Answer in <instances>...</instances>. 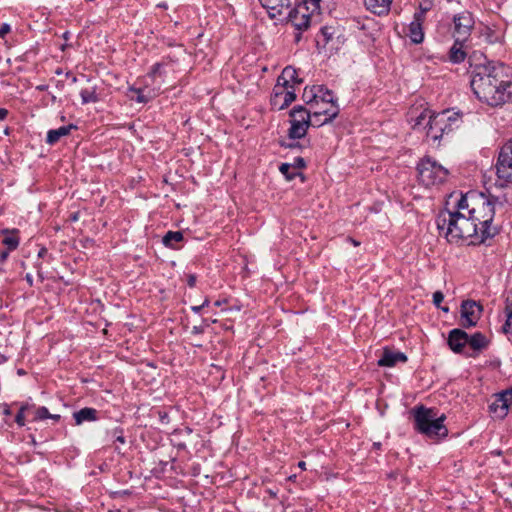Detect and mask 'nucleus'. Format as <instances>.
I'll list each match as a JSON object with an SVG mask.
<instances>
[{
	"mask_svg": "<svg viewBox=\"0 0 512 512\" xmlns=\"http://www.w3.org/2000/svg\"><path fill=\"white\" fill-rule=\"evenodd\" d=\"M470 86L476 97L490 106H499L512 97V70L503 63L488 61L483 54L469 57Z\"/></svg>",
	"mask_w": 512,
	"mask_h": 512,
	"instance_id": "1",
	"label": "nucleus"
},
{
	"mask_svg": "<svg viewBox=\"0 0 512 512\" xmlns=\"http://www.w3.org/2000/svg\"><path fill=\"white\" fill-rule=\"evenodd\" d=\"M502 204L498 197L471 190L461 195L457 201L456 209H466L468 215L471 216L475 223L479 224L481 231L480 240H487L497 234V228L491 224L495 216L496 205Z\"/></svg>",
	"mask_w": 512,
	"mask_h": 512,
	"instance_id": "2",
	"label": "nucleus"
},
{
	"mask_svg": "<svg viewBox=\"0 0 512 512\" xmlns=\"http://www.w3.org/2000/svg\"><path fill=\"white\" fill-rule=\"evenodd\" d=\"M436 225L440 233H444L446 239L450 243H458L460 240L471 238V243H483L480 240L479 224L465 215L461 210L451 211L448 209L439 212L436 218Z\"/></svg>",
	"mask_w": 512,
	"mask_h": 512,
	"instance_id": "3",
	"label": "nucleus"
},
{
	"mask_svg": "<svg viewBox=\"0 0 512 512\" xmlns=\"http://www.w3.org/2000/svg\"><path fill=\"white\" fill-rule=\"evenodd\" d=\"M414 430L428 439L439 441L448 436V429L444 424L445 414H439L437 408H428L418 405L411 409Z\"/></svg>",
	"mask_w": 512,
	"mask_h": 512,
	"instance_id": "4",
	"label": "nucleus"
},
{
	"mask_svg": "<svg viewBox=\"0 0 512 512\" xmlns=\"http://www.w3.org/2000/svg\"><path fill=\"white\" fill-rule=\"evenodd\" d=\"M320 0H304L293 9L286 13L283 20H287L292 24L297 33L295 34V43H299L302 38V32L306 31L311 24V13L319 9Z\"/></svg>",
	"mask_w": 512,
	"mask_h": 512,
	"instance_id": "5",
	"label": "nucleus"
},
{
	"mask_svg": "<svg viewBox=\"0 0 512 512\" xmlns=\"http://www.w3.org/2000/svg\"><path fill=\"white\" fill-rule=\"evenodd\" d=\"M460 125V116L456 112L450 110H443L439 113H434L433 117L428 120L425 127L427 137L433 141L440 140L445 134L448 135L455 128Z\"/></svg>",
	"mask_w": 512,
	"mask_h": 512,
	"instance_id": "6",
	"label": "nucleus"
},
{
	"mask_svg": "<svg viewBox=\"0 0 512 512\" xmlns=\"http://www.w3.org/2000/svg\"><path fill=\"white\" fill-rule=\"evenodd\" d=\"M417 172L419 181L426 187L442 184L449 174L448 169L429 156L419 161Z\"/></svg>",
	"mask_w": 512,
	"mask_h": 512,
	"instance_id": "7",
	"label": "nucleus"
},
{
	"mask_svg": "<svg viewBox=\"0 0 512 512\" xmlns=\"http://www.w3.org/2000/svg\"><path fill=\"white\" fill-rule=\"evenodd\" d=\"M495 167L498 178L512 182V138L501 147Z\"/></svg>",
	"mask_w": 512,
	"mask_h": 512,
	"instance_id": "8",
	"label": "nucleus"
},
{
	"mask_svg": "<svg viewBox=\"0 0 512 512\" xmlns=\"http://www.w3.org/2000/svg\"><path fill=\"white\" fill-rule=\"evenodd\" d=\"M495 167L498 178L512 182V138L501 147Z\"/></svg>",
	"mask_w": 512,
	"mask_h": 512,
	"instance_id": "9",
	"label": "nucleus"
},
{
	"mask_svg": "<svg viewBox=\"0 0 512 512\" xmlns=\"http://www.w3.org/2000/svg\"><path fill=\"white\" fill-rule=\"evenodd\" d=\"M453 36L457 41H466L474 27L475 21L469 11H462L453 17Z\"/></svg>",
	"mask_w": 512,
	"mask_h": 512,
	"instance_id": "10",
	"label": "nucleus"
},
{
	"mask_svg": "<svg viewBox=\"0 0 512 512\" xmlns=\"http://www.w3.org/2000/svg\"><path fill=\"white\" fill-rule=\"evenodd\" d=\"M482 311V305L476 301L464 300L461 304V326L467 329L476 326Z\"/></svg>",
	"mask_w": 512,
	"mask_h": 512,
	"instance_id": "11",
	"label": "nucleus"
},
{
	"mask_svg": "<svg viewBox=\"0 0 512 512\" xmlns=\"http://www.w3.org/2000/svg\"><path fill=\"white\" fill-rule=\"evenodd\" d=\"M512 405V388L495 395L494 401L489 405V411L495 417L503 419Z\"/></svg>",
	"mask_w": 512,
	"mask_h": 512,
	"instance_id": "12",
	"label": "nucleus"
},
{
	"mask_svg": "<svg viewBox=\"0 0 512 512\" xmlns=\"http://www.w3.org/2000/svg\"><path fill=\"white\" fill-rule=\"evenodd\" d=\"M271 19L283 21V17L291 8L290 0H259Z\"/></svg>",
	"mask_w": 512,
	"mask_h": 512,
	"instance_id": "13",
	"label": "nucleus"
},
{
	"mask_svg": "<svg viewBox=\"0 0 512 512\" xmlns=\"http://www.w3.org/2000/svg\"><path fill=\"white\" fill-rule=\"evenodd\" d=\"M339 112L340 109L338 105H331V107H328L325 110H313L309 120L311 121L310 126L321 127L330 123L338 116Z\"/></svg>",
	"mask_w": 512,
	"mask_h": 512,
	"instance_id": "14",
	"label": "nucleus"
},
{
	"mask_svg": "<svg viewBox=\"0 0 512 512\" xmlns=\"http://www.w3.org/2000/svg\"><path fill=\"white\" fill-rule=\"evenodd\" d=\"M407 360L408 358L405 353L385 347L377 364L380 367H394L399 362L406 363Z\"/></svg>",
	"mask_w": 512,
	"mask_h": 512,
	"instance_id": "15",
	"label": "nucleus"
},
{
	"mask_svg": "<svg viewBox=\"0 0 512 512\" xmlns=\"http://www.w3.org/2000/svg\"><path fill=\"white\" fill-rule=\"evenodd\" d=\"M447 343L454 353H462L468 344V334L460 328L452 329L449 332Z\"/></svg>",
	"mask_w": 512,
	"mask_h": 512,
	"instance_id": "16",
	"label": "nucleus"
},
{
	"mask_svg": "<svg viewBox=\"0 0 512 512\" xmlns=\"http://www.w3.org/2000/svg\"><path fill=\"white\" fill-rule=\"evenodd\" d=\"M480 33L487 43H500L504 39L505 27L497 24L484 25Z\"/></svg>",
	"mask_w": 512,
	"mask_h": 512,
	"instance_id": "17",
	"label": "nucleus"
},
{
	"mask_svg": "<svg viewBox=\"0 0 512 512\" xmlns=\"http://www.w3.org/2000/svg\"><path fill=\"white\" fill-rule=\"evenodd\" d=\"M415 112L416 111H411L409 113V123L411 124L412 129H423L427 131L428 127H425V124L433 117L434 113L429 109L422 110L418 115H415Z\"/></svg>",
	"mask_w": 512,
	"mask_h": 512,
	"instance_id": "18",
	"label": "nucleus"
},
{
	"mask_svg": "<svg viewBox=\"0 0 512 512\" xmlns=\"http://www.w3.org/2000/svg\"><path fill=\"white\" fill-rule=\"evenodd\" d=\"M393 0H365V6L368 10L379 16L386 15L390 11Z\"/></svg>",
	"mask_w": 512,
	"mask_h": 512,
	"instance_id": "19",
	"label": "nucleus"
},
{
	"mask_svg": "<svg viewBox=\"0 0 512 512\" xmlns=\"http://www.w3.org/2000/svg\"><path fill=\"white\" fill-rule=\"evenodd\" d=\"M73 418L77 425L83 422H93L98 420V411L95 408L84 407L73 413Z\"/></svg>",
	"mask_w": 512,
	"mask_h": 512,
	"instance_id": "20",
	"label": "nucleus"
},
{
	"mask_svg": "<svg viewBox=\"0 0 512 512\" xmlns=\"http://www.w3.org/2000/svg\"><path fill=\"white\" fill-rule=\"evenodd\" d=\"M75 128H76L75 125L69 124L67 126H61L57 129L49 130L47 132L46 143L49 145L56 144L60 140L61 137L69 135L71 130L75 129Z\"/></svg>",
	"mask_w": 512,
	"mask_h": 512,
	"instance_id": "21",
	"label": "nucleus"
},
{
	"mask_svg": "<svg viewBox=\"0 0 512 512\" xmlns=\"http://www.w3.org/2000/svg\"><path fill=\"white\" fill-rule=\"evenodd\" d=\"M1 234L4 235V238L2 239V244L6 246V249H8V251L16 250L20 243V238L18 235L19 231L17 229H3L1 231Z\"/></svg>",
	"mask_w": 512,
	"mask_h": 512,
	"instance_id": "22",
	"label": "nucleus"
},
{
	"mask_svg": "<svg viewBox=\"0 0 512 512\" xmlns=\"http://www.w3.org/2000/svg\"><path fill=\"white\" fill-rule=\"evenodd\" d=\"M280 80L284 82L291 90L294 89L293 84H301L303 80L298 77L297 70L291 66H287L283 69Z\"/></svg>",
	"mask_w": 512,
	"mask_h": 512,
	"instance_id": "23",
	"label": "nucleus"
},
{
	"mask_svg": "<svg viewBox=\"0 0 512 512\" xmlns=\"http://www.w3.org/2000/svg\"><path fill=\"white\" fill-rule=\"evenodd\" d=\"M311 112L312 111L310 109H307L305 106L297 105L290 110L289 116L291 117V119L295 121H299L300 123L310 125L311 121L309 120L311 117Z\"/></svg>",
	"mask_w": 512,
	"mask_h": 512,
	"instance_id": "24",
	"label": "nucleus"
},
{
	"mask_svg": "<svg viewBox=\"0 0 512 512\" xmlns=\"http://www.w3.org/2000/svg\"><path fill=\"white\" fill-rule=\"evenodd\" d=\"M423 23L424 22L413 19L409 24L408 36L414 44H420L424 40Z\"/></svg>",
	"mask_w": 512,
	"mask_h": 512,
	"instance_id": "25",
	"label": "nucleus"
},
{
	"mask_svg": "<svg viewBox=\"0 0 512 512\" xmlns=\"http://www.w3.org/2000/svg\"><path fill=\"white\" fill-rule=\"evenodd\" d=\"M290 128L288 130V138L290 140H297L304 138L307 134V130L310 125L300 123L299 121H295L293 119L290 120Z\"/></svg>",
	"mask_w": 512,
	"mask_h": 512,
	"instance_id": "26",
	"label": "nucleus"
},
{
	"mask_svg": "<svg viewBox=\"0 0 512 512\" xmlns=\"http://www.w3.org/2000/svg\"><path fill=\"white\" fill-rule=\"evenodd\" d=\"M468 344L474 351L480 352L487 348L489 341L483 333L476 332L468 335Z\"/></svg>",
	"mask_w": 512,
	"mask_h": 512,
	"instance_id": "27",
	"label": "nucleus"
},
{
	"mask_svg": "<svg viewBox=\"0 0 512 512\" xmlns=\"http://www.w3.org/2000/svg\"><path fill=\"white\" fill-rule=\"evenodd\" d=\"M464 42L465 41H457V39H455V42L449 51V59L451 62L460 63L464 61L466 57V52L463 49Z\"/></svg>",
	"mask_w": 512,
	"mask_h": 512,
	"instance_id": "28",
	"label": "nucleus"
},
{
	"mask_svg": "<svg viewBox=\"0 0 512 512\" xmlns=\"http://www.w3.org/2000/svg\"><path fill=\"white\" fill-rule=\"evenodd\" d=\"M321 91L322 85H314L310 88L306 87L304 89L302 99L306 104L313 108V104L318 105L317 93H320Z\"/></svg>",
	"mask_w": 512,
	"mask_h": 512,
	"instance_id": "29",
	"label": "nucleus"
},
{
	"mask_svg": "<svg viewBox=\"0 0 512 512\" xmlns=\"http://www.w3.org/2000/svg\"><path fill=\"white\" fill-rule=\"evenodd\" d=\"M184 236L181 231H168L162 238V243L171 249H178L177 243L183 241Z\"/></svg>",
	"mask_w": 512,
	"mask_h": 512,
	"instance_id": "30",
	"label": "nucleus"
},
{
	"mask_svg": "<svg viewBox=\"0 0 512 512\" xmlns=\"http://www.w3.org/2000/svg\"><path fill=\"white\" fill-rule=\"evenodd\" d=\"M290 90L291 89L287 85H284V82L282 80H280V77H278L277 83L273 88V94L270 99L271 106H276L277 104H279V100H280L281 96L285 92L290 91Z\"/></svg>",
	"mask_w": 512,
	"mask_h": 512,
	"instance_id": "31",
	"label": "nucleus"
},
{
	"mask_svg": "<svg viewBox=\"0 0 512 512\" xmlns=\"http://www.w3.org/2000/svg\"><path fill=\"white\" fill-rule=\"evenodd\" d=\"M318 96V105L320 102L323 105H328V107H331V105H338L337 99L334 98L333 91L329 90L325 86L322 85V91L320 93H317Z\"/></svg>",
	"mask_w": 512,
	"mask_h": 512,
	"instance_id": "32",
	"label": "nucleus"
},
{
	"mask_svg": "<svg viewBox=\"0 0 512 512\" xmlns=\"http://www.w3.org/2000/svg\"><path fill=\"white\" fill-rule=\"evenodd\" d=\"M296 99V93H295V89H292L290 91H287L285 92L280 100H279V104H277L276 106H272L273 109L275 110H284L285 108H287L294 100Z\"/></svg>",
	"mask_w": 512,
	"mask_h": 512,
	"instance_id": "33",
	"label": "nucleus"
},
{
	"mask_svg": "<svg viewBox=\"0 0 512 512\" xmlns=\"http://www.w3.org/2000/svg\"><path fill=\"white\" fill-rule=\"evenodd\" d=\"M32 409H34V404H29V403L21 404L19 411L15 416V422L20 427L25 425V418L27 415L31 414Z\"/></svg>",
	"mask_w": 512,
	"mask_h": 512,
	"instance_id": "34",
	"label": "nucleus"
},
{
	"mask_svg": "<svg viewBox=\"0 0 512 512\" xmlns=\"http://www.w3.org/2000/svg\"><path fill=\"white\" fill-rule=\"evenodd\" d=\"M432 8V2L429 0H423L419 3L418 10L414 13L413 19L424 22L426 19V13Z\"/></svg>",
	"mask_w": 512,
	"mask_h": 512,
	"instance_id": "35",
	"label": "nucleus"
},
{
	"mask_svg": "<svg viewBox=\"0 0 512 512\" xmlns=\"http://www.w3.org/2000/svg\"><path fill=\"white\" fill-rule=\"evenodd\" d=\"M107 435L111 438L113 443L125 444L126 438L124 436V430L121 427H115L107 431Z\"/></svg>",
	"mask_w": 512,
	"mask_h": 512,
	"instance_id": "36",
	"label": "nucleus"
},
{
	"mask_svg": "<svg viewBox=\"0 0 512 512\" xmlns=\"http://www.w3.org/2000/svg\"><path fill=\"white\" fill-rule=\"evenodd\" d=\"M80 96H81L83 104L95 103L98 101V96L94 89L93 90L82 89L80 92Z\"/></svg>",
	"mask_w": 512,
	"mask_h": 512,
	"instance_id": "37",
	"label": "nucleus"
},
{
	"mask_svg": "<svg viewBox=\"0 0 512 512\" xmlns=\"http://www.w3.org/2000/svg\"><path fill=\"white\" fill-rule=\"evenodd\" d=\"M31 414L33 415V421L45 420L48 419V416H50L48 409L44 406H34V409H32Z\"/></svg>",
	"mask_w": 512,
	"mask_h": 512,
	"instance_id": "38",
	"label": "nucleus"
},
{
	"mask_svg": "<svg viewBox=\"0 0 512 512\" xmlns=\"http://www.w3.org/2000/svg\"><path fill=\"white\" fill-rule=\"evenodd\" d=\"M506 321L502 327L504 333H512V302L508 303L505 308Z\"/></svg>",
	"mask_w": 512,
	"mask_h": 512,
	"instance_id": "39",
	"label": "nucleus"
},
{
	"mask_svg": "<svg viewBox=\"0 0 512 512\" xmlns=\"http://www.w3.org/2000/svg\"><path fill=\"white\" fill-rule=\"evenodd\" d=\"M129 91L134 92L137 95L135 100L138 103H147L153 97L152 95H148L147 96V95L143 94V89L142 88L130 87Z\"/></svg>",
	"mask_w": 512,
	"mask_h": 512,
	"instance_id": "40",
	"label": "nucleus"
},
{
	"mask_svg": "<svg viewBox=\"0 0 512 512\" xmlns=\"http://www.w3.org/2000/svg\"><path fill=\"white\" fill-rule=\"evenodd\" d=\"M292 169V165L289 163H282L279 167L280 172L285 176L287 180L294 179L297 175H299L298 172H290Z\"/></svg>",
	"mask_w": 512,
	"mask_h": 512,
	"instance_id": "41",
	"label": "nucleus"
},
{
	"mask_svg": "<svg viewBox=\"0 0 512 512\" xmlns=\"http://www.w3.org/2000/svg\"><path fill=\"white\" fill-rule=\"evenodd\" d=\"M444 300V294L441 292V291H435L433 293V304L437 307V308H441L443 311L445 312H448V308L447 307H441V303L443 302Z\"/></svg>",
	"mask_w": 512,
	"mask_h": 512,
	"instance_id": "42",
	"label": "nucleus"
},
{
	"mask_svg": "<svg viewBox=\"0 0 512 512\" xmlns=\"http://www.w3.org/2000/svg\"><path fill=\"white\" fill-rule=\"evenodd\" d=\"M162 63H155L151 69H150V72L148 73V76L150 78H156L158 75H161V69H162Z\"/></svg>",
	"mask_w": 512,
	"mask_h": 512,
	"instance_id": "43",
	"label": "nucleus"
},
{
	"mask_svg": "<svg viewBox=\"0 0 512 512\" xmlns=\"http://www.w3.org/2000/svg\"><path fill=\"white\" fill-rule=\"evenodd\" d=\"M280 146L288 149H302L303 145L295 140H292L291 142H280Z\"/></svg>",
	"mask_w": 512,
	"mask_h": 512,
	"instance_id": "44",
	"label": "nucleus"
},
{
	"mask_svg": "<svg viewBox=\"0 0 512 512\" xmlns=\"http://www.w3.org/2000/svg\"><path fill=\"white\" fill-rule=\"evenodd\" d=\"M291 165L292 168L303 169L306 167V162L302 157H297L294 159V163Z\"/></svg>",
	"mask_w": 512,
	"mask_h": 512,
	"instance_id": "45",
	"label": "nucleus"
},
{
	"mask_svg": "<svg viewBox=\"0 0 512 512\" xmlns=\"http://www.w3.org/2000/svg\"><path fill=\"white\" fill-rule=\"evenodd\" d=\"M11 31V26L8 23H3L0 27V38H4Z\"/></svg>",
	"mask_w": 512,
	"mask_h": 512,
	"instance_id": "46",
	"label": "nucleus"
},
{
	"mask_svg": "<svg viewBox=\"0 0 512 512\" xmlns=\"http://www.w3.org/2000/svg\"><path fill=\"white\" fill-rule=\"evenodd\" d=\"M209 304V300L208 299H205V301L199 305V306H192L191 307V310L195 313H199L205 306H208Z\"/></svg>",
	"mask_w": 512,
	"mask_h": 512,
	"instance_id": "47",
	"label": "nucleus"
},
{
	"mask_svg": "<svg viewBox=\"0 0 512 512\" xmlns=\"http://www.w3.org/2000/svg\"><path fill=\"white\" fill-rule=\"evenodd\" d=\"M196 284V276L194 274H189L187 276V285L190 287V288H193Z\"/></svg>",
	"mask_w": 512,
	"mask_h": 512,
	"instance_id": "48",
	"label": "nucleus"
},
{
	"mask_svg": "<svg viewBox=\"0 0 512 512\" xmlns=\"http://www.w3.org/2000/svg\"><path fill=\"white\" fill-rule=\"evenodd\" d=\"M11 251H8V249H5L0 252V263L3 264L9 257Z\"/></svg>",
	"mask_w": 512,
	"mask_h": 512,
	"instance_id": "49",
	"label": "nucleus"
},
{
	"mask_svg": "<svg viewBox=\"0 0 512 512\" xmlns=\"http://www.w3.org/2000/svg\"><path fill=\"white\" fill-rule=\"evenodd\" d=\"M0 407L3 408V411H2L3 415L10 416L12 414V411L8 404H6V403L0 404Z\"/></svg>",
	"mask_w": 512,
	"mask_h": 512,
	"instance_id": "50",
	"label": "nucleus"
},
{
	"mask_svg": "<svg viewBox=\"0 0 512 512\" xmlns=\"http://www.w3.org/2000/svg\"><path fill=\"white\" fill-rule=\"evenodd\" d=\"M191 332L193 334H202L204 332V328L202 326H193Z\"/></svg>",
	"mask_w": 512,
	"mask_h": 512,
	"instance_id": "51",
	"label": "nucleus"
},
{
	"mask_svg": "<svg viewBox=\"0 0 512 512\" xmlns=\"http://www.w3.org/2000/svg\"><path fill=\"white\" fill-rule=\"evenodd\" d=\"M8 116V110L5 108H0V121H3Z\"/></svg>",
	"mask_w": 512,
	"mask_h": 512,
	"instance_id": "52",
	"label": "nucleus"
},
{
	"mask_svg": "<svg viewBox=\"0 0 512 512\" xmlns=\"http://www.w3.org/2000/svg\"><path fill=\"white\" fill-rule=\"evenodd\" d=\"M47 254H48V250H47L45 247H42V248L38 251V257H39V258H43V257H45Z\"/></svg>",
	"mask_w": 512,
	"mask_h": 512,
	"instance_id": "53",
	"label": "nucleus"
},
{
	"mask_svg": "<svg viewBox=\"0 0 512 512\" xmlns=\"http://www.w3.org/2000/svg\"><path fill=\"white\" fill-rule=\"evenodd\" d=\"M266 492L268 493V495L273 498V499H276L277 498V491H274L272 489H267Z\"/></svg>",
	"mask_w": 512,
	"mask_h": 512,
	"instance_id": "54",
	"label": "nucleus"
},
{
	"mask_svg": "<svg viewBox=\"0 0 512 512\" xmlns=\"http://www.w3.org/2000/svg\"><path fill=\"white\" fill-rule=\"evenodd\" d=\"M25 280L27 281V283H28L30 286H32V285H33V277H32V275H31V274H29V273H28V274H26V276H25Z\"/></svg>",
	"mask_w": 512,
	"mask_h": 512,
	"instance_id": "55",
	"label": "nucleus"
},
{
	"mask_svg": "<svg viewBox=\"0 0 512 512\" xmlns=\"http://www.w3.org/2000/svg\"><path fill=\"white\" fill-rule=\"evenodd\" d=\"M60 418H61V416L59 414H50V416H48V419H52L55 422H58L60 420Z\"/></svg>",
	"mask_w": 512,
	"mask_h": 512,
	"instance_id": "56",
	"label": "nucleus"
},
{
	"mask_svg": "<svg viewBox=\"0 0 512 512\" xmlns=\"http://www.w3.org/2000/svg\"><path fill=\"white\" fill-rule=\"evenodd\" d=\"M326 108H328V105H325V107H319V105L313 104V108L310 107V110H325Z\"/></svg>",
	"mask_w": 512,
	"mask_h": 512,
	"instance_id": "57",
	"label": "nucleus"
},
{
	"mask_svg": "<svg viewBox=\"0 0 512 512\" xmlns=\"http://www.w3.org/2000/svg\"><path fill=\"white\" fill-rule=\"evenodd\" d=\"M298 467L302 470H306V463L304 461H299Z\"/></svg>",
	"mask_w": 512,
	"mask_h": 512,
	"instance_id": "58",
	"label": "nucleus"
},
{
	"mask_svg": "<svg viewBox=\"0 0 512 512\" xmlns=\"http://www.w3.org/2000/svg\"><path fill=\"white\" fill-rule=\"evenodd\" d=\"M71 221H77L78 220V213H73L70 216Z\"/></svg>",
	"mask_w": 512,
	"mask_h": 512,
	"instance_id": "59",
	"label": "nucleus"
},
{
	"mask_svg": "<svg viewBox=\"0 0 512 512\" xmlns=\"http://www.w3.org/2000/svg\"><path fill=\"white\" fill-rule=\"evenodd\" d=\"M37 269H38V271H37L38 276L41 278V281H43L44 277L42 276V273H41V270H40V265H37Z\"/></svg>",
	"mask_w": 512,
	"mask_h": 512,
	"instance_id": "60",
	"label": "nucleus"
},
{
	"mask_svg": "<svg viewBox=\"0 0 512 512\" xmlns=\"http://www.w3.org/2000/svg\"><path fill=\"white\" fill-rule=\"evenodd\" d=\"M114 450H115L118 454H121V450H120V447H119L118 445H115Z\"/></svg>",
	"mask_w": 512,
	"mask_h": 512,
	"instance_id": "61",
	"label": "nucleus"
},
{
	"mask_svg": "<svg viewBox=\"0 0 512 512\" xmlns=\"http://www.w3.org/2000/svg\"><path fill=\"white\" fill-rule=\"evenodd\" d=\"M351 241H352V243H353L355 246L359 245V242H357V241H355V240H353V239H352Z\"/></svg>",
	"mask_w": 512,
	"mask_h": 512,
	"instance_id": "62",
	"label": "nucleus"
},
{
	"mask_svg": "<svg viewBox=\"0 0 512 512\" xmlns=\"http://www.w3.org/2000/svg\"><path fill=\"white\" fill-rule=\"evenodd\" d=\"M63 36H64V38H65V39H67V37H68V32H65Z\"/></svg>",
	"mask_w": 512,
	"mask_h": 512,
	"instance_id": "63",
	"label": "nucleus"
},
{
	"mask_svg": "<svg viewBox=\"0 0 512 512\" xmlns=\"http://www.w3.org/2000/svg\"><path fill=\"white\" fill-rule=\"evenodd\" d=\"M38 89H39V90H44V89H45V87H44V86H39V87H38Z\"/></svg>",
	"mask_w": 512,
	"mask_h": 512,
	"instance_id": "64",
	"label": "nucleus"
}]
</instances>
